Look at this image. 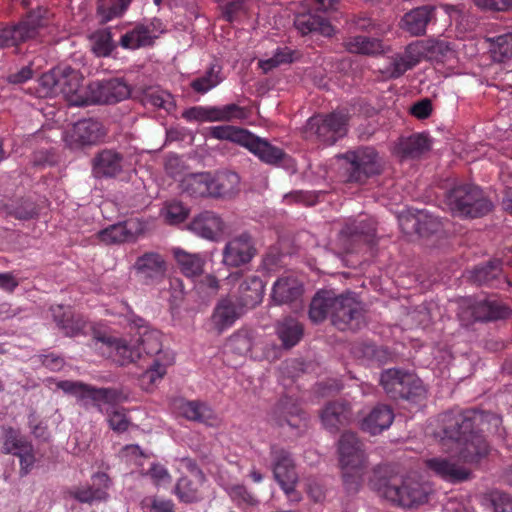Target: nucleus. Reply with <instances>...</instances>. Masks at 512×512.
<instances>
[{"instance_id":"1","label":"nucleus","mask_w":512,"mask_h":512,"mask_svg":"<svg viewBox=\"0 0 512 512\" xmlns=\"http://www.w3.org/2000/svg\"><path fill=\"white\" fill-rule=\"evenodd\" d=\"M57 387L64 393L76 397L78 403L85 409L90 406L96 407L102 411L101 404H110L108 411V422L110 427L116 432H125L128 429V419L124 408H118L117 403L126 399V397L113 388H97L81 381L64 380L57 384Z\"/></svg>"},{"instance_id":"2","label":"nucleus","mask_w":512,"mask_h":512,"mask_svg":"<svg viewBox=\"0 0 512 512\" xmlns=\"http://www.w3.org/2000/svg\"><path fill=\"white\" fill-rule=\"evenodd\" d=\"M339 464L344 488L349 494L359 491L368 467L364 444L353 432H344L338 441Z\"/></svg>"},{"instance_id":"3","label":"nucleus","mask_w":512,"mask_h":512,"mask_svg":"<svg viewBox=\"0 0 512 512\" xmlns=\"http://www.w3.org/2000/svg\"><path fill=\"white\" fill-rule=\"evenodd\" d=\"M370 486L380 497L405 508L424 504L428 500V487L412 478H406L398 484L380 476L379 471L375 470Z\"/></svg>"},{"instance_id":"4","label":"nucleus","mask_w":512,"mask_h":512,"mask_svg":"<svg viewBox=\"0 0 512 512\" xmlns=\"http://www.w3.org/2000/svg\"><path fill=\"white\" fill-rule=\"evenodd\" d=\"M53 16L47 6L39 5L29 10L18 23L0 26V48L17 47L36 39L40 30L50 25Z\"/></svg>"},{"instance_id":"5","label":"nucleus","mask_w":512,"mask_h":512,"mask_svg":"<svg viewBox=\"0 0 512 512\" xmlns=\"http://www.w3.org/2000/svg\"><path fill=\"white\" fill-rule=\"evenodd\" d=\"M82 80L83 77L79 71L70 66H58L39 77L36 94L40 98L62 94L77 105V98H84V94H80Z\"/></svg>"},{"instance_id":"6","label":"nucleus","mask_w":512,"mask_h":512,"mask_svg":"<svg viewBox=\"0 0 512 512\" xmlns=\"http://www.w3.org/2000/svg\"><path fill=\"white\" fill-rule=\"evenodd\" d=\"M160 354H173L163 349L161 333L143 319L130 316V362L151 361Z\"/></svg>"},{"instance_id":"7","label":"nucleus","mask_w":512,"mask_h":512,"mask_svg":"<svg viewBox=\"0 0 512 512\" xmlns=\"http://www.w3.org/2000/svg\"><path fill=\"white\" fill-rule=\"evenodd\" d=\"M446 204L452 214L461 217H481L489 213L492 203L475 185H460L451 189L446 195Z\"/></svg>"},{"instance_id":"8","label":"nucleus","mask_w":512,"mask_h":512,"mask_svg":"<svg viewBox=\"0 0 512 512\" xmlns=\"http://www.w3.org/2000/svg\"><path fill=\"white\" fill-rule=\"evenodd\" d=\"M380 383L385 392L393 399L412 400L426 394L422 381L413 373L391 368L382 372Z\"/></svg>"},{"instance_id":"9","label":"nucleus","mask_w":512,"mask_h":512,"mask_svg":"<svg viewBox=\"0 0 512 512\" xmlns=\"http://www.w3.org/2000/svg\"><path fill=\"white\" fill-rule=\"evenodd\" d=\"M269 455L275 480L290 500L299 501L300 495L295 489L298 474L291 453L278 444H272Z\"/></svg>"},{"instance_id":"10","label":"nucleus","mask_w":512,"mask_h":512,"mask_svg":"<svg viewBox=\"0 0 512 512\" xmlns=\"http://www.w3.org/2000/svg\"><path fill=\"white\" fill-rule=\"evenodd\" d=\"M484 420L493 423L495 427L502 422L501 418L495 414H484L474 410L445 413L441 419L443 438L460 442L472 431L476 422Z\"/></svg>"},{"instance_id":"11","label":"nucleus","mask_w":512,"mask_h":512,"mask_svg":"<svg viewBox=\"0 0 512 512\" xmlns=\"http://www.w3.org/2000/svg\"><path fill=\"white\" fill-rule=\"evenodd\" d=\"M348 117L341 112H333L329 115H316L306 123L307 137L315 136L324 144L332 145L347 133Z\"/></svg>"},{"instance_id":"12","label":"nucleus","mask_w":512,"mask_h":512,"mask_svg":"<svg viewBox=\"0 0 512 512\" xmlns=\"http://www.w3.org/2000/svg\"><path fill=\"white\" fill-rule=\"evenodd\" d=\"M347 161V181L364 183L369 177L380 174L382 166L379 156L372 147H361L347 151L341 156Z\"/></svg>"},{"instance_id":"13","label":"nucleus","mask_w":512,"mask_h":512,"mask_svg":"<svg viewBox=\"0 0 512 512\" xmlns=\"http://www.w3.org/2000/svg\"><path fill=\"white\" fill-rule=\"evenodd\" d=\"M128 96L127 84L119 79L91 82L85 91L84 98H77L79 106L89 104H113Z\"/></svg>"},{"instance_id":"14","label":"nucleus","mask_w":512,"mask_h":512,"mask_svg":"<svg viewBox=\"0 0 512 512\" xmlns=\"http://www.w3.org/2000/svg\"><path fill=\"white\" fill-rule=\"evenodd\" d=\"M376 235V224L372 218L349 220L339 231L337 246L340 252H352L356 245L371 243Z\"/></svg>"},{"instance_id":"15","label":"nucleus","mask_w":512,"mask_h":512,"mask_svg":"<svg viewBox=\"0 0 512 512\" xmlns=\"http://www.w3.org/2000/svg\"><path fill=\"white\" fill-rule=\"evenodd\" d=\"M257 254L252 236L242 232L231 237L222 251V263L228 268H239L251 262Z\"/></svg>"},{"instance_id":"16","label":"nucleus","mask_w":512,"mask_h":512,"mask_svg":"<svg viewBox=\"0 0 512 512\" xmlns=\"http://www.w3.org/2000/svg\"><path fill=\"white\" fill-rule=\"evenodd\" d=\"M363 309L353 293L336 294L331 322L340 330L356 329L361 323Z\"/></svg>"},{"instance_id":"17","label":"nucleus","mask_w":512,"mask_h":512,"mask_svg":"<svg viewBox=\"0 0 512 512\" xmlns=\"http://www.w3.org/2000/svg\"><path fill=\"white\" fill-rule=\"evenodd\" d=\"M432 22H436V6L427 4L406 12L399 21V28L411 37H420L426 34Z\"/></svg>"},{"instance_id":"18","label":"nucleus","mask_w":512,"mask_h":512,"mask_svg":"<svg viewBox=\"0 0 512 512\" xmlns=\"http://www.w3.org/2000/svg\"><path fill=\"white\" fill-rule=\"evenodd\" d=\"M133 268L136 276L148 285L161 282L167 272L166 261L164 257L157 252H146L139 256Z\"/></svg>"},{"instance_id":"19","label":"nucleus","mask_w":512,"mask_h":512,"mask_svg":"<svg viewBox=\"0 0 512 512\" xmlns=\"http://www.w3.org/2000/svg\"><path fill=\"white\" fill-rule=\"evenodd\" d=\"M188 228L199 237L215 241L224 232L225 223L215 212L203 211L192 219Z\"/></svg>"},{"instance_id":"20","label":"nucleus","mask_w":512,"mask_h":512,"mask_svg":"<svg viewBox=\"0 0 512 512\" xmlns=\"http://www.w3.org/2000/svg\"><path fill=\"white\" fill-rule=\"evenodd\" d=\"M246 309L230 298L221 299L214 308L211 322L217 333H222L239 319Z\"/></svg>"},{"instance_id":"21","label":"nucleus","mask_w":512,"mask_h":512,"mask_svg":"<svg viewBox=\"0 0 512 512\" xmlns=\"http://www.w3.org/2000/svg\"><path fill=\"white\" fill-rule=\"evenodd\" d=\"M174 363V354H160L151 361L141 362L146 364L145 371L139 376V385L144 391H151L154 386L163 379L167 368Z\"/></svg>"},{"instance_id":"22","label":"nucleus","mask_w":512,"mask_h":512,"mask_svg":"<svg viewBox=\"0 0 512 512\" xmlns=\"http://www.w3.org/2000/svg\"><path fill=\"white\" fill-rule=\"evenodd\" d=\"M303 294L302 283L294 276L279 277L273 284L270 299L275 305L296 302Z\"/></svg>"},{"instance_id":"23","label":"nucleus","mask_w":512,"mask_h":512,"mask_svg":"<svg viewBox=\"0 0 512 512\" xmlns=\"http://www.w3.org/2000/svg\"><path fill=\"white\" fill-rule=\"evenodd\" d=\"M91 486L79 487L69 491V495L80 503L92 504L106 500L110 479L106 473L98 472L92 476Z\"/></svg>"},{"instance_id":"24","label":"nucleus","mask_w":512,"mask_h":512,"mask_svg":"<svg viewBox=\"0 0 512 512\" xmlns=\"http://www.w3.org/2000/svg\"><path fill=\"white\" fill-rule=\"evenodd\" d=\"M93 338L95 340V345L100 344L98 349L104 356L110 358L120 366L126 364L128 345L124 339L101 331L94 332Z\"/></svg>"},{"instance_id":"25","label":"nucleus","mask_w":512,"mask_h":512,"mask_svg":"<svg viewBox=\"0 0 512 512\" xmlns=\"http://www.w3.org/2000/svg\"><path fill=\"white\" fill-rule=\"evenodd\" d=\"M426 466L440 478L457 483L467 480L470 471L465 467L458 465L455 461L445 457H434L425 461Z\"/></svg>"},{"instance_id":"26","label":"nucleus","mask_w":512,"mask_h":512,"mask_svg":"<svg viewBox=\"0 0 512 512\" xmlns=\"http://www.w3.org/2000/svg\"><path fill=\"white\" fill-rule=\"evenodd\" d=\"M150 457L151 455L143 452L138 445L130 444V459L133 458L135 465L138 466V472L142 475H149L156 486L169 484L171 475L163 465L151 463L147 470L144 468V462L148 461Z\"/></svg>"},{"instance_id":"27","label":"nucleus","mask_w":512,"mask_h":512,"mask_svg":"<svg viewBox=\"0 0 512 512\" xmlns=\"http://www.w3.org/2000/svg\"><path fill=\"white\" fill-rule=\"evenodd\" d=\"M164 32L165 26L158 18L148 23H139L130 31V49L151 46Z\"/></svg>"},{"instance_id":"28","label":"nucleus","mask_w":512,"mask_h":512,"mask_svg":"<svg viewBox=\"0 0 512 512\" xmlns=\"http://www.w3.org/2000/svg\"><path fill=\"white\" fill-rule=\"evenodd\" d=\"M352 419L351 407L345 402L329 403L321 413V421L324 427L332 432H336L341 426L349 424Z\"/></svg>"},{"instance_id":"29","label":"nucleus","mask_w":512,"mask_h":512,"mask_svg":"<svg viewBox=\"0 0 512 512\" xmlns=\"http://www.w3.org/2000/svg\"><path fill=\"white\" fill-rule=\"evenodd\" d=\"M244 147L256 155L262 162L270 165H275L286 157L282 149L271 145L268 141L252 133L249 134Z\"/></svg>"},{"instance_id":"30","label":"nucleus","mask_w":512,"mask_h":512,"mask_svg":"<svg viewBox=\"0 0 512 512\" xmlns=\"http://www.w3.org/2000/svg\"><path fill=\"white\" fill-rule=\"evenodd\" d=\"M461 441H463V443L459 455L466 463H478L482 458L486 457L489 452V445L484 436L473 430Z\"/></svg>"},{"instance_id":"31","label":"nucleus","mask_w":512,"mask_h":512,"mask_svg":"<svg viewBox=\"0 0 512 512\" xmlns=\"http://www.w3.org/2000/svg\"><path fill=\"white\" fill-rule=\"evenodd\" d=\"M264 283L258 276H249L239 285L238 302L246 310L259 305L264 297Z\"/></svg>"},{"instance_id":"32","label":"nucleus","mask_w":512,"mask_h":512,"mask_svg":"<svg viewBox=\"0 0 512 512\" xmlns=\"http://www.w3.org/2000/svg\"><path fill=\"white\" fill-rule=\"evenodd\" d=\"M104 136L102 125L94 119H82L73 125L71 138L80 145H92Z\"/></svg>"},{"instance_id":"33","label":"nucleus","mask_w":512,"mask_h":512,"mask_svg":"<svg viewBox=\"0 0 512 512\" xmlns=\"http://www.w3.org/2000/svg\"><path fill=\"white\" fill-rule=\"evenodd\" d=\"M294 25L302 35L318 32L323 36L330 37L334 33V28L327 19L311 12L298 14L295 17Z\"/></svg>"},{"instance_id":"34","label":"nucleus","mask_w":512,"mask_h":512,"mask_svg":"<svg viewBox=\"0 0 512 512\" xmlns=\"http://www.w3.org/2000/svg\"><path fill=\"white\" fill-rule=\"evenodd\" d=\"M335 292L333 290H320L311 300L309 318L313 323H321L327 317L332 318Z\"/></svg>"},{"instance_id":"35","label":"nucleus","mask_w":512,"mask_h":512,"mask_svg":"<svg viewBox=\"0 0 512 512\" xmlns=\"http://www.w3.org/2000/svg\"><path fill=\"white\" fill-rule=\"evenodd\" d=\"M394 420V413L387 405H377L363 419L362 429L376 435L388 429Z\"/></svg>"},{"instance_id":"36","label":"nucleus","mask_w":512,"mask_h":512,"mask_svg":"<svg viewBox=\"0 0 512 512\" xmlns=\"http://www.w3.org/2000/svg\"><path fill=\"white\" fill-rule=\"evenodd\" d=\"M173 256L183 275L189 278L200 276L204 271L206 259L200 253H189L181 248L172 249Z\"/></svg>"},{"instance_id":"37","label":"nucleus","mask_w":512,"mask_h":512,"mask_svg":"<svg viewBox=\"0 0 512 512\" xmlns=\"http://www.w3.org/2000/svg\"><path fill=\"white\" fill-rule=\"evenodd\" d=\"M179 411L187 420L213 426L217 423V417L212 408L200 401H181Z\"/></svg>"},{"instance_id":"38","label":"nucleus","mask_w":512,"mask_h":512,"mask_svg":"<svg viewBox=\"0 0 512 512\" xmlns=\"http://www.w3.org/2000/svg\"><path fill=\"white\" fill-rule=\"evenodd\" d=\"M240 178L234 172H221L211 175V197L230 198L239 192Z\"/></svg>"},{"instance_id":"39","label":"nucleus","mask_w":512,"mask_h":512,"mask_svg":"<svg viewBox=\"0 0 512 512\" xmlns=\"http://www.w3.org/2000/svg\"><path fill=\"white\" fill-rule=\"evenodd\" d=\"M122 157L112 150H103L93 159V174L97 178L114 177L122 169Z\"/></svg>"},{"instance_id":"40","label":"nucleus","mask_w":512,"mask_h":512,"mask_svg":"<svg viewBox=\"0 0 512 512\" xmlns=\"http://www.w3.org/2000/svg\"><path fill=\"white\" fill-rule=\"evenodd\" d=\"M180 188L183 193L192 197H211V174H189L181 180Z\"/></svg>"},{"instance_id":"41","label":"nucleus","mask_w":512,"mask_h":512,"mask_svg":"<svg viewBox=\"0 0 512 512\" xmlns=\"http://www.w3.org/2000/svg\"><path fill=\"white\" fill-rule=\"evenodd\" d=\"M203 484L204 482H199V479L192 480L187 476H183L177 480L173 493L182 503H198L204 499L203 492L201 491Z\"/></svg>"},{"instance_id":"42","label":"nucleus","mask_w":512,"mask_h":512,"mask_svg":"<svg viewBox=\"0 0 512 512\" xmlns=\"http://www.w3.org/2000/svg\"><path fill=\"white\" fill-rule=\"evenodd\" d=\"M431 141L424 134H413L406 138H401L397 144V152L403 158H417L429 151Z\"/></svg>"},{"instance_id":"43","label":"nucleus","mask_w":512,"mask_h":512,"mask_svg":"<svg viewBox=\"0 0 512 512\" xmlns=\"http://www.w3.org/2000/svg\"><path fill=\"white\" fill-rule=\"evenodd\" d=\"M344 47L350 53L363 55H378L385 52V47L380 39L367 36H352L344 41Z\"/></svg>"},{"instance_id":"44","label":"nucleus","mask_w":512,"mask_h":512,"mask_svg":"<svg viewBox=\"0 0 512 512\" xmlns=\"http://www.w3.org/2000/svg\"><path fill=\"white\" fill-rule=\"evenodd\" d=\"M140 101L143 105H150L171 112L176 108L173 96L159 87H148L142 92Z\"/></svg>"},{"instance_id":"45","label":"nucleus","mask_w":512,"mask_h":512,"mask_svg":"<svg viewBox=\"0 0 512 512\" xmlns=\"http://www.w3.org/2000/svg\"><path fill=\"white\" fill-rule=\"evenodd\" d=\"M276 333L285 348L295 346L303 336V326L293 318H286L276 326Z\"/></svg>"},{"instance_id":"46","label":"nucleus","mask_w":512,"mask_h":512,"mask_svg":"<svg viewBox=\"0 0 512 512\" xmlns=\"http://www.w3.org/2000/svg\"><path fill=\"white\" fill-rule=\"evenodd\" d=\"M51 310L54 321L65 336L73 337L81 332L83 328L82 321L80 319H75L71 312L64 311L63 306L58 305L56 307H52Z\"/></svg>"},{"instance_id":"47","label":"nucleus","mask_w":512,"mask_h":512,"mask_svg":"<svg viewBox=\"0 0 512 512\" xmlns=\"http://www.w3.org/2000/svg\"><path fill=\"white\" fill-rule=\"evenodd\" d=\"M502 274L500 260L489 261L485 265H478L470 271V279L478 285H490Z\"/></svg>"},{"instance_id":"48","label":"nucleus","mask_w":512,"mask_h":512,"mask_svg":"<svg viewBox=\"0 0 512 512\" xmlns=\"http://www.w3.org/2000/svg\"><path fill=\"white\" fill-rule=\"evenodd\" d=\"M246 117V109L234 103L222 107H207V122L242 120Z\"/></svg>"},{"instance_id":"49","label":"nucleus","mask_w":512,"mask_h":512,"mask_svg":"<svg viewBox=\"0 0 512 512\" xmlns=\"http://www.w3.org/2000/svg\"><path fill=\"white\" fill-rule=\"evenodd\" d=\"M404 222L411 223L413 230L420 236H428L439 231L441 224L437 218L421 212L417 216H409L401 219Z\"/></svg>"},{"instance_id":"50","label":"nucleus","mask_w":512,"mask_h":512,"mask_svg":"<svg viewBox=\"0 0 512 512\" xmlns=\"http://www.w3.org/2000/svg\"><path fill=\"white\" fill-rule=\"evenodd\" d=\"M221 70L219 65L212 64L204 75L191 82V88L200 94L207 93L222 82Z\"/></svg>"},{"instance_id":"51","label":"nucleus","mask_w":512,"mask_h":512,"mask_svg":"<svg viewBox=\"0 0 512 512\" xmlns=\"http://www.w3.org/2000/svg\"><path fill=\"white\" fill-rule=\"evenodd\" d=\"M209 134L212 138L231 141L244 147L250 132L230 125H221L210 127Z\"/></svg>"},{"instance_id":"52","label":"nucleus","mask_w":512,"mask_h":512,"mask_svg":"<svg viewBox=\"0 0 512 512\" xmlns=\"http://www.w3.org/2000/svg\"><path fill=\"white\" fill-rule=\"evenodd\" d=\"M2 444L3 452L5 454L15 455L18 451L23 448H27L30 444L24 437L20 435V432L11 426H2Z\"/></svg>"},{"instance_id":"53","label":"nucleus","mask_w":512,"mask_h":512,"mask_svg":"<svg viewBox=\"0 0 512 512\" xmlns=\"http://www.w3.org/2000/svg\"><path fill=\"white\" fill-rule=\"evenodd\" d=\"M91 50L97 57H107L115 48L112 35L109 30H98L90 36Z\"/></svg>"},{"instance_id":"54","label":"nucleus","mask_w":512,"mask_h":512,"mask_svg":"<svg viewBox=\"0 0 512 512\" xmlns=\"http://www.w3.org/2000/svg\"><path fill=\"white\" fill-rule=\"evenodd\" d=\"M252 345L251 334L248 331L239 330L228 339L226 350L238 356H246L250 353Z\"/></svg>"},{"instance_id":"55","label":"nucleus","mask_w":512,"mask_h":512,"mask_svg":"<svg viewBox=\"0 0 512 512\" xmlns=\"http://www.w3.org/2000/svg\"><path fill=\"white\" fill-rule=\"evenodd\" d=\"M128 4V0H98L97 14L102 23L121 15Z\"/></svg>"},{"instance_id":"56","label":"nucleus","mask_w":512,"mask_h":512,"mask_svg":"<svg viewBox=\"0 0 512 512\" xmlns=\"http://www.w3.org/2000/svg\"><path fill=\"white\" fill-rule=\"evenodd\" d=\"M507 311L491 302H480L473 308V316L476 321H491L504 318Z\"/></svg>"},{"instance_id":"57","label":"nucleus","mask_w":512,"mask_h":512,"mask_svg":"<svg viewBox=\"0 0 512 512\" xmlns=\"http://www.w3.org/2000/svg\"><path fill=\"white\" fill-rule=\"evenodd\" d=\"M98 237L105 244L123 243L128 238V228L125 222L117 223L101 230Z\"/></svg>"},{"instance_id":"58","label":"nucleus","mask_w":512,"mask_h":512,"mask_svg":"<svg viewBox=\"0 0 512 512\" xmlns=\"http://www.w3.org/2000/svg\"><path fill=\"white\" fill-rule=\"evenodd\" d=\"M491 41V53L495 61L503 62L512 56V35H501Z\"/></svg>"},{"instance_id":"59","label":"nucleus","mask_w":512,"mask_h":512,"mask_svg":"<svg viewBox=\"0 0 512 512\" xmlns=\"http://www.w3.org/2000/svg\"><path fill=\"white\" fill-rule=\"evenodd\" d=\"M226 492L237 506H256L259 503L258 499L242 484L231 485L226 488Z\"/></svg>"},{"instance_id":"60","label":"nucleus","mask_w":512,"mask_h":512,"mask_svg":"<svg viewBox=\"0 0 512 512\" xmlns=\"http://www.w3.org/2000/svg\"><path fill=\"white\" fill-rule=\"evenodd\" d=\"M293 61V52L288 47L278 48L272 57L259 61L260 68L265 72L278 67L282 64H288Z\"/></svg>"},{"instance_id":"61","label":"nucleus","mask_w":512,"mask_h":512,"mask_svg":"<svg viewBox=\"0 0 512 512\" xmlns=\"http://www.w3.org/2000/svg\"><path fill=\"white\" fill-rule=\"evenodd\" d=\"M8 214L19 220H30L38 215V210L33 201L21 200L8 207Z\"/></svg>"},{"instance_id":"62","label":"nucleus","mask_w":512,"mask_h":512,"mask_svg":"<svg viewBox=\"0 0 512 512\" xmlns=\"http://www.w3.org/2000/svg\"><path fill=\"white\" fill-rule=\"evenodd\" d=\"M189 214V210L178 201L168 203L164 210V216L168 223L178 224L183 222Z\"/></svg>"},{"instance_id":"63","label":"nucleus","mask_w":512,"mask_h":512,"mask_svg":"<svg viewBox=\"0 0 512 512\" xmlns=\"http://www.w3.org/2000/svg\"><path fill=\"white\" fill-rule=\"evenodd\" d=\"M427 50L428 42L423 40H416L408 44L402 54L414 67L425 56Z\"/></svg>"},{"instance_id":"64","label":"nucleus","mask_w":512,"mask_h":512,"mask_svg":"<svg viewBox=\"0 0 512 512\" xmlns=\"http://www.w3.org/2000/svg\"><path fill=\"white\" fill-rule=\"evenodd\" d=\"M412 68L413 65L406 59L403 54H397L392 58V61L386 68V73L390 78H398Z\"/></svg>"}]
</instances>
